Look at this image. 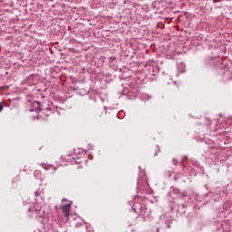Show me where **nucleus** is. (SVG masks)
Here are the masks:
<instances>
[{"instance_id": "obj_1", "label": "nucleus", "mask_w": 232, "mask_h": 232, "mask_svg": "<svg viewBox=\"0 0 232 232\" xmlns=\"http://www.w3.org/2000/svg\"><path fill=\"white\" fill-rule=\"evenodd\" d=\"M214 70H218L223 77H225L226 79H231L232 77V72L229 70L227 63H226V61L224 60L218 61L216 63Z\"/></svg>"}, {"instance_id": "obj_2", "label": "nucleus", "mask_w": 232, "mask_h": 232, "mask_svg": "<svg viewBox=\"0 0 232 232\" xmlns=\"http://www.w3.org/2000/svg\"><path fill=\"white\" fill-rule=\"evenodd\" d=\"M140 217H142L143 220L146 221V218L150 217V213H151V209L148 208V206L141 205L140 208Z\"/></svg>"}, {"instance_id": "obj_3", "label": "nucleus", "mask_w": 232, "mask_h": 232, "mask_svg": "<svg viewBox=\"0 0 232 232\" xmlns=\"http://www.w3.org/2000/svg\"><path fill=\"white\" fill-rule=\"evenodd\" d=\"M217 65V62H215V57H207L204 60L205 68H209L211 70H215V66Z\"/></svg>"}, {"instance_id": "obj_4", "label": "nucleus", "mask_w": 232, "mask_h": 232, "mask_svg": "<svg viewBox=\"0 0 232 232\" xmlns=\"http://www.w3.org/2000/svg\"><path fill=\"white\" fill-rule=\"evenodd\" d=\"M72 201H68V203L63 204L61 207V209L63 211V213L64 214L65 218L68 219L70 218V213H71V209H72Z\"/></svg>"}, {"instance_id": "obj_5", "label": "nucleus", "mask_w": 232, "mask_h": 232, "mask_svg": "<svg viewBox=\"0 0 232 232\" xmlns=\"http://www.w3.org/2000/svg\"><path fill=\"white\" fill-rule=\"evenodd\" d=\"M32 107L34 109H30L29 111L34 112L36 111V113H39L40 111H43V109L41 108V102L34 101L32 102Z\"/></svg>"}, {"instance_id": "obj_6", "label": "nucleus", "mask_w": 232, "mask_h": 232, "mask_svg": "<svg viewBox=\"0 0 232 232\" xmlns=\"http://www.w3.org/2000/svg\"><path fill=\"white\" fill-rule=\"evenodd\" d=\"M177 208V213L179 215H186V205L179 204L174 206V209Z\"/></svg>"}, {"instance_id": "obj_7", "label": "nucleus", "mask_w": 232, "mask_h": 232, "mask_svg": "<svg viewBox=\"0 0 232 232\" xmlns=\"http://www.w3.org/2000/svg\"><path fill=\"white\" fill-rule=\"evenodd\" d=\"M169 193H173L174 195H177V197H182L183 198L186 197V194L180 192V189L175 187L170 188Z\"/></svg>"}, {"instance_id": "obj_8", "label": "nucleus", "mask_w": 232, "mask_h": 232, "mask_svg": "<svg viewBox=\"0 0 232 232\" xmlns=\"http://www.w3.org/2000/svg\"><path fill=\"white\" fill-rule=\"evenodd\" d=\"M137 184H138V188H142L144 182L142 181V179L140 177L138 178Z\"/></svg>"}, {"instance_id": "obj_9", "label": "nucleus", "mask_w": 232, "mask_h": 232, "mask_svg": "<svg viewBox=\"0 0 232 232\" xmlns=\"http://www.w3.org/2000/svg\"><path fill=\"white\" fill-rule=\"evenodd\" d=\"M133 207L131 208V211H133V213H137V208H139V203H132Z\"/></svg>"}, {"instance_id": "obj_10", "label": "nucleus", "mask_w": 232, "mask_h": 232, "mask_svg": "<svg viewBox=\"0 0 232 232\" xmlns=\"http://www.w3.org/2000/svg\"><path fill=\"white\" fill-rule=\"evenodd\" d=\"M44 111H45V117H48V115H50L49 113H52V109L46 108V109L44 110Z\"/></svg>"}, {"instance_id": "obj_11", "label": "nucleus", "mask_w": 232, "mask_h": 232, "mask_svg": "<svg viewBox=\"0 0 232 232\" xmlns=\"http://www.w3.org/2000/svg\"><path fill=\"white\" fill-rule=\"evenodd\" d=\"M82 226H84L83 222H79L75 224V227H82Z\"/></svg>"}, {"instance_id": "obj_12", "label": "nucleus", "mask_w": 232, "mask_h": 232, "mask_svg": "<svg viewBox=\"0 0 232 232\" xmlns=\"http://www.w3.org/2000/svg\"><path fill=\"white\" fill-rule=\"evenodd\" d=\"M71 162H72V164H81V161H79L78 160H75V158H73Z\"/></svg>"}, {"instance_id": "obj_13", "label": "nucleus", "mask_w": 232, "mask_h": 232, "mask_svg": "<svg viewBox=\"0 0 232 232\" xmlns=\"http://www.w3.org/2000/svg\"><path fill=\"white\" fill-rule=\"evenodd\" d=\"M172 164L173 166H177V164H179V161L177 160V159L172 160Z\"/></svg>"}, {"instance_id": "obj_14", "label": "nucleus", "mask_w": 232, "mask_h": 232, "mask_svg": "<svg viewBox=\"0 0 232 232\" xmlns=\"http://www.w3.org/2000/svg\"><path fill=\"white\" fill-rule=\"evenodd\" d=\"M32 120H33V121H39V116H33V117H32Z\"/></svg>"}, {"instance_id": "obj_15", "label": "nucleus", "mask_w": 232, "mask_h": 232, "mask_svg": "<svg viewBox=\"0 0 232 232\" xmlns=\"http://www.w3.org/2000/svg\"><path fill=\"white\" fill-rule=\"evenodd\" d=\"M40 195H41V192H39V191H35V192H34V196H35V197H39Z\"/></svg>"}, {"instance_id": "obj_16", "label": "nucleus", "mask_w": 232, "mask_h": 232, "mask_svg": "<svg viewBox=\"0 0 232 232\" xmlns=\"http://www.w3.org/2000/svg\"><path fill=\"white\" fill-rule=\"evenodd\" d=\"M3 103L2 102H0V111H3Z\"/></svg>"}, {"instance_id": "obj_17", "label": "nucleus", "mask_w": 232, "mask_h": 232, "mask_svg": "<svg viewBox=\"0 0 232 232\" xmlns=\"http://www.w3.org/2000/svg\"><path fill=\"white\" fill-rule=\"evenodd\" d=\"M86 230H87L88 232H90V231L92 230V227H86Z\"/></svg>"}, {"instance_id": "obj_18", "label": "nucleus", "mask_w": 232, "mask_h": 232, "mask_svg": "<svg viewBox=\"0 0 232 232\" xmlns=\"http://www.w3.org/2000/svg\"><path fill=\"white\" fill-rule=\"evenodd\" d=\"M62 202H68V199H66L65 198H63L62 199Z\"/></svg>"}, {"instance_id": "obj_19", "label": "nucleus", "mask_w": 232, "mask_h": 232, "mask_svg": "<svg viewBox=\"0 0 232 232\" xmlns=\"http://www.w3.org/2000/svg\"><path fill=\"white\" fill-rule=\"evenodd\" d=\"M208 122V126H211V121L209 120H207Z\"/></svg>"}, {"instance_id": "obj_20", "label": "nucleus", "mask_w": 232, "mask_h": 232, "mask_svg": "<svg viewBox=\"0 0 232 232\" xmlns=\"http://www.w3.org/2000/svg\"><path fill=\"white\" fill-rule=\"evenodd\" d=\"M29 213H32V211H34V209L32 208H28Z\"/></svg>"}, {"instance_id": "obj_21", "label": "nucleus", "mask_w": 232, "mask_h": 232, "mask_svg": "<svg viewBox=\"0 0 232 232\" xmlns=\"http://www.w3.org/2000/svg\"><path fill=\"white\" fill-rule=\"evenodd\" d=\"M39 170L34 171V175H39Z\"/></svg>"}, {"instance_id": "obj_22", "label": "nucleus", "mask_w": 232, "mask_h": 232, "mask_svg": "<svg viewBox=\"0 0 232 232\" xmlns=\"http://www.w3.org/2000/svg\"><path fill=\"white\" fill-rule=\"evenodd\" d=\"M183 72H186V65L183 64Z\"/></svg>"}, {"instance_id": "obj_23", "label": "nucleus", "mask_w": 232, "mask_h": 232, "mask_svg": "<svg viewBox=\"0 0 232 232\" xmlns=\"http://www.w3.org/2000/svg\"><path fill=\"white\" fill-rule=\"evenodd\" d=\"M129 204H130V206H131V204H133V201L129 202Z\"/></svg>"}, {"instance_id": "obj_24", "label": "nucleus", "mask_w": 232, "mask_h": 232, "mask_svg": "<svg viewBox=\"0 0 232 232\" xmlns=\"http://www.w3.org/2000/svg\"><path fill=\"white\" fill-rule=\"evenodd\" d=\"M38 213L41 214V208L38 209Z\"/></svg>"}, {"instance_id": "obj_25", "label": "nucleus", "mask_w": 232, "mask_h": 232, "mask_svg": "<svg viewBox=\"0 0 232 232\" xmlns=\"http://www.w3.org/2000/svg\"><path fill=\"white\" fill-rule=\"evenodd\" d=\"M174 180L177 182L178 179H177V178H174Z\"/></svg>"}, {"instance_id": "obj_26", "label": "nucleus", "mask_w": 232, "mask_h": 232, "mask_svg": "<svg viewBox=\"0 0 232 232\" xmlns=\"http://www.w3.org/2000/svg\"><path fill=\"white\" fill-rule=\"evenodd\" d=\"M213 3H217V0H213Z\"/></svg>"}, {"instance_id": "obj_27", "label": "nucleus", "mask_w": 232, "mask_h": 232, "mask_svg": "<svg viewBox=\"0 0 232 232\" xmlns=\"http://www.w3.org/2000/svg\"><path fill=\"white\" fill-rule=\"evenodd\" d=\"M157 153L154 154V157H156Z\"/></svg>"}, {"instance_id": "obj_28", "label": "nucleus", "mask_w": 232, "mask_h": 232, "mask_svg": "<svg viewBox=\"0 0 232 232\" xmlns=\"http://www.w3.org/2000/svg\"><path fill=\"white\" fill-rule=\"evenodd\" d=\"M185 159H188V156H185Z\"/></svg>"}, {"instance_id": "obj_29", "label": "nucleus", "mask_w": 232, "mask_h": 232, "mask_svg": "<svg viewBox=\"0 0 232 232\" xmlns=\"http://www.w3.org/2000/svg\"><path fill=\"white\" fill-rule=\"evenodd\" d=\"M157 231H159V228H157Z\"/></svg>"}]
</instances>
